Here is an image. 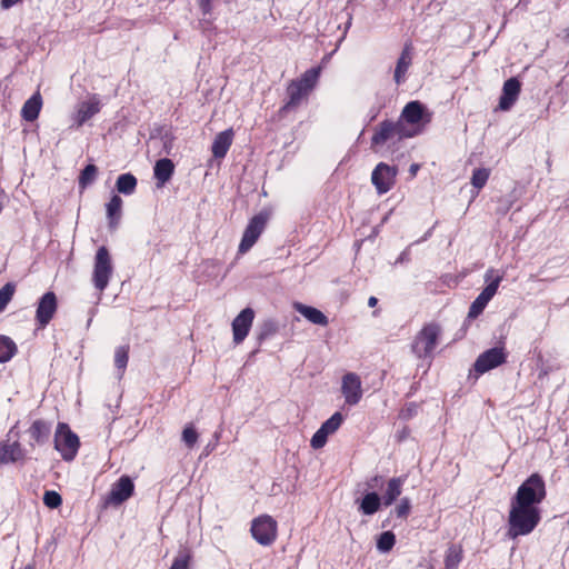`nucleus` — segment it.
Masks as SVG:
<instances>
[{"label":"nucleus","mask_w":569,"mask_h":569,"mask_svg":"<svg viewBox=\"0 0 569 569\" xmlns=\"http://www.w3.org/2000/svg\"><path fill=\"white\" fill-rule=\"evenodd\" d=\"M545 497V481L538 473L531 475L520 485L510 500L507 532L509 538L527 536L536 529L541 519L539 505Z\"/></svg>","instance_id":"1"},{"label":"nucleus","mask_w":569,"mask_h":569,"mask_svg":"<svg viewBox=\"0 0 569 569\" xmlns=\"http://www.w3.org/2000/svg\"><path fill=\"white\" fill-rule=\"evenodd\" d=\"M440 327L436 323L426 325L415 337L411 351L419 359H431L440 336Z\"/></svg>","instance_id":"2"},{"label":"nucleus","mask_w":569,"mask_h":569,"mask_svg":"<svg viewBox=\"0 0 569 569\" xmlns=\"http://www.w3.org/2000/svg\"><path fill=\"white\" fill-rule=\"evenodd\" d=\"M383 482V477L379 475L367 480L365 495L362 498L356 499L358 511L361 515L372 516L380 510L383 502L376 490L382 488Z\"/></svg>","instance_id":"3"},{"label":"nucleus","mask_w":569,"mask_h":569,"mask_svg":"<svg viewBox=\"0 0 569 569\" xmlns=\"http://www.w3.org/2000/svg\"><path fill=\"white\" fill-rule=\"evenodd\" d=\"M418 134L417 129H407V127L402 123V121L391 122L383 121L377 128L375 134L371 139L372 147L383 144L386 141L391 139H405L411 138Z\"/></svg>","instance_id":"4"},{"label":"nucleus","mask_w":569,"mask_h":569,"mask_svg":"<svg viewBox=\"0 0 569 569\" xmlns=\"http://www.w3.org/2000/svg\"><path fill=\"white\" fill-rule=\"evenodd\" d=\"M80 441L78 436L70 430L68 425L59 423L54 433V448L66 461H71L77 456Z\"/></svg>","instance_id":"5"},{"label":"nucleus","mask_w":569,"mask_h":569,"mask_svg":"<svg viewBox=\"0 0 569 569\" xmlns=\"http://www.w3.org/2000/svg\"><path fill=\"white\" fill-rule=\"evenodd\" d=\"M251 536L261 546L272 545L278 535L277 521L269 515H261L251 521Z\"/></svg>","instance_id":"6"},{"label":"nucleus","mask_w":569,"mask_h":569,"mask_svg":"<svg viewBox=\"0 0 569 569\" xmlns=\"http://www.w3.org/2000/svg\"><path fill=\"white\" fill-rule=\"evenodd\" d=\"M24 457L26 452L19 442L18 433L10 430L7 439L0 441V465L16 463Z\"/></svg>","instance_id":"7"},{"label":"nucleus","mask_w":569,"mask_h":569,"mask_svg":"<svg viewBox=\"0 0 569 569\" xmlns=\"http://www.w3.org/2000/svg\"><path fill=\"white\" fill-rule=\"evenodd\" d=\"M268 219L269 214L267 212H259L251 218L239 244V252H247L256 243L259 236L264 230Z\"/></svg>","instance_id":"8"},{"label":"nucleus","mask_w":569,"mask_h":569,"mask_svg":"<svg viewBox=\"0 0 569 569\" xmlns=\"http://www.w3.org/2000/svg\"><path fill=\"white\" fill-rule=\"evenodd\" d=\"M398 173L397 167L380 162L371 173V182L379 194L387 193L392 189Z\"/></svg>","instance_id":"9"},{"label":"nucleus","mask_w":569,"mask_h":569,"mask_svg":"<svg viewBox=\"0 0 569 569\" xmlns=\"http://www.w3.org/2000/svg\"><path fill=\"white\" fill-rule=\"evenodd\" d=\"M341 393L347 406H357L363 396L362 382L355 372L343 375L341 379Z\"/></svg>","instance_id":"10"},{"label":"nucleus","mask_w":569,"mask_h":569,"mask_svg":"<svg viewBox=\"0 0 569 569\" xmlns=\"http://www.w3.org/2000/svg\"><path fill=\"white\" fill-rule=\"evenodd\" d=\"M506 360L507 352L505 351V348L495 347L479 355L473 368L478 375H482L505 363Z\"/></svg>","instance_id":"11"},{"label":"nucleus","mask_w":569,"mask_h":569,"mask_svg":"<svg viewBox=\"0 0 569 569\" xmlns=\"http://www.w3.org/2000/svg\"><path fill=\"white\" fill-rule=\"evenodd\" d=\"M343 416L340 412H335L321 427L316 431L310 440L313 449H320L327 443L328 437L333 435L342 425Z\"/></svg>","instance_id":"12"},{"label":"nucleus","mask_w":569,"mask_h":569,"mask_svg":"<svg viewBox=\"0 0 569 569\" xmlns=\"http://www.w3.org/2000/svg\"><path fill=\"white\" fill-rule=\"evenodd\" d=\"M58 308V300L52 291L46 292L38 302L36 320L40 328H44L53 318Z\"/></svg>","instance_id":"13"},{"label":"nucleus","mask_w":569,"mask_h":569,"mask_svg":"<svg viewBox=\"0 0 569 569\" xmlns=\"http://www.w3.org/2000/svg\"><path fill=\"white\" fill-rule=\"evenodd\" d=\"M254 319L251 308L243 309L232 321V336L234 345H240L249 335Z\"/></svg>","instance_id":"14"},{"label":"nucleus","mask_w":569,"mask_h":569,"mask_svg":"<svg viewBox=\"0 0 569 569\" xmlns=\"http://www.w3.org/2000/svg\"><path fill=\"white\" fill-rule=\"evenodd\" d=\"M399 121H402L407 129H417L420 133L425 121V107L419 101H410L403 108Z\"/></svg>","instance_id":"15"},{"label":"nucleus","mask_w":569,"mask_h":569,"mask_svg":"<svg viewBox=\"0 0 569 569\" xmlns=\"http://www.w3.org/2000/svg\"><path fill=\"white\" fill-rule=\"evenodd\" d=\"M112 272L110 254L106 247H100L96 254L94 282L96 284H108Z\"/></svg>","instance_id":"16"},{"label":"nucleus","mask_w":569,"mask_h":569,"mask_svg":"<svg viewBox=\"0 0 569 569\" xmlns=\"http://www.w3.org/2000/svg\"><path fill=\"white\" fill-rule=\"evenodd\" d=\"M134 485L132 480L122 476L111 488L107 498L108 503L120 505L128 500L133 493Z\"/></svg>","instance_id":"17"},{"label":"nucleus","mask_w":569,"mask_h":569,"mask_svg":"<svg viewBox=\"0 0 569 569\" xmlns=\"http://www.w3.org/2000/svg\"><path fill=\"white\" fill-rule=\"evenodd\" d=\"M521 84L518 79L510 78L503 83L502 94L499 100V108L501 110H509L517 101L520 93Z\"/></svg>","instance_id":"18"},{"label":"nucleus","mask_w":569,"mask_h":569,"mask_svg":"<svg viewBox=\"0 0 569 569\" xmlns=\"http://www.w3.org/2000/svg\"><path fill=\"white\" fill-rule=\"evenodd\" d=\"M405 481L406 479L403 477H393L387 481L383 493L380 496L383 506H391L397 500V498L400 497Z\"/></svg>","instance_id":"19"},{"label":"nucleus","mask_w":569,"mask_h":569,"mask_svg":"<svg viewBox=\"0 0 569 569\" xmlns=\"http://www.w3.org/2000/svg\"><path fill=\"white\" fill-rule=\"evenodd\" d=\"M100 111L99 101L93 98L88 101H83L79 104L77 112L73 117L74 123L78 127H81L86 121L92 118Z\"/></svg>","instance_id":"20"},{"label":"nucleus","mask_w":569,"mask_h":569,"mask_svg":"<svg viewBox=\"0 0 569 569\" xmlns=\"http://www.w3.org/2000/svg\"><path fill=\"white\" fill-rule=\"evenodd\" d=\"M293 308L313 325L327 326L329 322L327 316L317 308L306 306L301 302H295Z\"/></svg>","instance_id":"21"},{"label":"nucleus","mask_w":569,"mask_h":569,"mask_svg":"<svg viewBox=\"0 0 569 569\" xmlns=\"http://www.w3.org/2000/svg\"><path fill=\"white\" fill-rule=\"evenodd\" d=\"M173 171L174 164L170 159L163 158L158 160L153 168L157 187H163L171 179Z\"/></svg>","instance_id":"22"},{"label":"nucleus","mask_w":569,"mask_h":569,"mask_svg":"<svg viewBox=\"0 0 569 569\" xmlns=\"http://www.w3.org/2000/svg\"><path fill=\"white\" fill-rule=\"evenodd\" d=\"M122 199L118 194H113L106 206L109 228L112 230H114L120 222L122 214Z\"/></svg>","instance_id":"23"},{"label":"nucleus","mask_w":569,"mask_h":569,"mask_svg":"<svg viewBox=\"0 0 569 569\" xmlns=\"http://www.w3.org/2000/svg\"><path fill=\"white\" fill-rule=\"evenodd\" d=\"M411 61H412V57H411V48H410V44H407L398 61H397V66H396V69H395V81L397 84H400L401 82L405 81V78H406V73L411 64Z\"/></svg>","instance_id":"24"},{"label":"nucleus","mask_w":569,"mask_h":569,"mask_svg":"<svg viewBox=\"0 0 569 569\" xmlns=\"http://www.w3.org/2000/svg\"><path fill=\"white\" fill-rule=\"evenodd\" d=\"M42 107V98L39 92H36L31 98H29L22 109L21 116L26 121H34L40 113Z\"/></svg>","instance_id":"25"},{"label":"nucleus","mask_w":569,"mask_h":569,"mask_svg":"<svg viewBox=\"0 0 569 569\" xmlns=\"http://www.w3.org/2000/svg\"><path fill=\"white\" fill-rule=\"evenodd\" d=\"M496 289L497 287H485V290L472 302L468 313L469 318H476L482 312L487 303L496 295Z\"/></svg>","instance_id":"26"},{"label":"nucleus","mask_w":569,"mask_h":569,"mask_svg":"<svg viewBox=\"0 0 569 569\" xmlns=\"http://www.w3.org/2000/svg\"><path fill=\"white\" fill-rule=\"evenodd\" d=\"M232 143V131L226 130L220 132L212 143V153L216 158H223Z\"/></svg>","instance_id":"27"},{"label":"nucleus","mask_w":569,"mask_h":569,"mask_svg":"<svg viewBox=\"0 0 569 569\" xmlns=\"http://www.w3.org/2000/svg\"><path fill=\"white\" fill-rule=\"evenodd\" d=\"M310 92L305 89L301 83L296 80L291 81L288 86L289 101L286 103L284 109H290L298 106L301 100L307 97Z\"/></svg>","instance_id":"28"},{"label":"nucleus","mask_w":569,"mask_h":569,"mask_svg":"<svg viewBox=\"0 0 569 569\" xmlns=\"http://www.w3.org/2000/svg\"><path fill=\"white\" fill-rule=\"evenodd\" d=\"M18 352L16 342L8 336L0 335V363L9 362Z\"/></svg>","instance_id":"29"},{"label":"nucleus","mask_w":569,"mask_h":569,"mask_svg":"<svg viewBox=\"0 0 569 569\" xmlns=\"http://www.w3.org/2000/svg\"><path fill=\"white\" fill-rule=\"evenodd\" d=\"M461 560L462 548L457 545H451L446 551L443 569H459Z\"/></svg>","instance_id":"30"},{"label":"nucleus","mask_w":569,"mask_h":569,"mask_svg":"<svg viewBox=\"0 0 569 569\" xmlns=\"http://www.w3.org/2000/svg\"><path fill=\"white\" fill-rule=\"evenodd\" d=\"M137 187V179L131 173L120 174L116 182V188L120 193L131 194L134 192Z\"/></svg>","instance_id":"31"},{"label":"nucleus","mask_w":569,"mask_h":569,"mask_svg":"<svg viewBox=\"0 0 569 569\" xmlns=\"http://www.w3.org/2000/svg\"><path fill=\"white\" fill-rule=\"evenodd\" d=\"M49 433L50 426L41 420L34 421L30 428V435L37 443H43L48 439Z\"/></svg>","instance_id":"32"},{"label":"nucleus","mask_w":569,"mask_h":569,"mask_svg":"<svg viewBox=\"0 0 569 569\" xmlns=\"http://www.w3.org/2000/svg\"><path fill=\"white\" fill-rule=\"evenodd\" d=\"M129 360V347L120 346L114 351V366L119 371L118 377L121 378Z\"/></svg>","instance_id":"33"},{"label":"nucleus","mask_w":569,"mask_h":569,"mask_svg":"<svg viewBox=\"0 0 569 569\" xmlns=\"http://www.w3.org/2000/svg\"><path fill=\"white\" fill-rule=\"evenodd\" d=\"M319 72L320 70L318 68L309 69L296 81L301 83V86L310 92L318 81Z\"/></svg>","instance_id":"34"},{"label":"nucleus","mask_w":569,"mask_h":569,"mask_svg":"<svg viewBox=\"0 0 569 569\" xmlns=\"http://www.w3.org/2000/svg\"><path fill=\"white\" fill-rule=\"evenodd\" d=\"M396 543V536L391 531L382 532L377 539V549L382 552H389Z\"/></svg>","instance_id":"35"},{"label":"nucleus","mask_w":569,"mask_h":569,"mask_svg":"<svg viewBox=\"0 0 569 569\" xmlns=\"http://www.w3.org/2000/svg\"><path fill=\"white\" fill-rule=\"evenodd\" d=\"M98 169L94 164H88L81 171L79 177V186L81 189H86L97 178Z\"/></svg>","instance_id":"36"},{"label":"nucleus","mask_w":569,"mask_h":569,"mask_svg":"<svg viewBox=\"0 0 569 569\" xmlns=\"http://www.w3.org/2000/svg\"><path fill=\"white\" fill-rule=\"evenodd\" d=\"M191 559V551L184 548L178 552L170 569H189Z\"/></svg>","instance_id":"37"},{"label":"nucleus","mask_w":569,"mask_h":569,"mask_svg":"<svg viewBox=\"0 0 569 569\" xmlns=\"http://www.w3.org/2000/svg\"><path fill=\"white\" fill-rule=\"evenodd\" d=\"M490 176V171L485 168L476 169L471 177V184L477 188L481 189L487 183V180Z\"/></svg>","instance_id":"38"},{"label":"nucleus","mask_w":569,"mask_h":569,"mask_svg":"<svg viewBox=\"0 0 569 569\" xmlns=\"http://www.w3.org/2000/svg\"><path fill=\"white\" fill-rule=\"evenodd\" d=\"M411 510V501L408 497H403L399 500L395 507V513L398 518L406 519Z\"/></svg>","instance_id":"39"},{"label":"nucleus","mask_w":569,"mask_h":569,"mask_svg":"<svg viewBox=\"0 0 569 569\" xmlns=\"http://www.w3.org/2000/svg\"><path fill=\"white\" fill-rule=\"evenodd\" d=\"M43 503L51 509L58 508L62 503L61 496L53 490L46 491L43 495Z\"/></svg>","instance_id":"40"},{"label":"nucleus","mask_w":569,"mask_h":569,"mask_svg":"<svg viewBox=\"0 0 569 569\" xmlns=\"http://www.w3.org/2000/svg\"><path fill=\"white\" fill-rule=\"evenodd\" d=\"M182 440L187 447L192 448L198 441V433L191 426L186 427L182 431Z\"/></svg>","instance_id":"41"},{"label":"nucleus","mask_w":569,"mask_h":569,"mask_svg":"<svg viewBox=\"0 0 569 569\" xmlns=\"http://www.w3.org/2000/svg\"><path fill=\"white\" fill-rule=\"evenodd\" d=\"M14 293V287H2L0 290V313L6 309Z\"/></svg>","instance_id":"42"},{"label":"nucleus","mask_w":569,"mask_h":569,"mask_svg":"<svg viewBox=\"0 0 569 569\" xmlns=\"http://www.w3.org/2000/svg\"><path fill=\"white\" fill-rule=\"evenodd\" d=\"M502 281L501 276L498 273V271L489 270L486 273L485 277V284H499V282Z\"/></svg>","instance_id":"43"},{"label":"nucleus","mask_w":569,"mask_h":569,"mask_svg":"<svg viewBox=\"0 0 569 569\" xmlns=\"http://www.w3.org/2000/svg\"><path fill=\"white\" fill-rule=\"evenodd\" d=\"M162 139H163V149H164V152H166L167 154H169V153H170V151H171V147H172V146H171L172 137H171V134H169V133L167 132V133L162 137Z\"/></svg>","instance_id":"44"},{"label":"nucleus","mask_w":569,"mask_h":569,"mask_svg":"<svg viewBox=\"0 0 569 569\" xmlns=\"http://www.w3.org/2000/svg\"><path fill=\"white\" fill-rule=\"evenodd\" d=\"M199 7L203 14H208L211 11V2L210 0H198Z\"/></svg>","instance_id":"45"},{"label":"nucleus","mask_w":569,"mask_h":569,"mask_svg":"<svg viewBox=\"0 0 569 569\" xmlns=\"http://www.w3.org/2000/svg\"><path fill=\"white\" fill-rule=\"evenodd\" d=\"M20 1L21 0H1V8L7 10Z\"/></svg>","instance_id":"46"},{"label":"nucleus","mask_w":569,"mask_h":569,"mask_svg":"<svg viewBox=\"0 0 569 569\" xmlns=\"http://www.w3.org/2000/svg\"><path fill=\"white\" fill-rule=\"evenodd\" d=\"M419 169H420V166L418 163H412L409 168V172H410L411 177H415Z\"/></svg>","instance_id":"47"},{"label":"nucleus","mask_w":569,"mask_h":569,"mask_svg":"<svg viewBox=\"0 0 569 569\" xmlns=\"http://www.w3.org/2000/svg\"><path fill=\"white\" fill-rule=\"evenodd\" d=\"M376 303H377V298H375V297H370V298H369V301H368V305H369L370 307H375V306H376Z\"/></svg>","instance_id":"48"},{"label":"nucleus","mask_w":569,"mask_h":569,"mask_svg":"<svg viewBox=\"0 0 569 569\" xmlns=\"http://www.w3.org/2000/svg\"><path fill=\"white\" fill-rule=\"evenodd\" d=\"M101 290H104V289H113L114 287H104V286H101L99 287Z\"/></svg>","instance_id":"49"},{"label":"nucleus","mask_w":569,"mask_h":569,"mask_svg":"<svg viewBox=\"0 0 569 569\" xmlns=\"http://www.w3.org/2000/svg\"><path fill=\"white\" fill-rule=\"evenodd\" d=\"M406 253H402L399 258V261H403Z\"/></svg>","instance_id":"50"}]
</instances>
